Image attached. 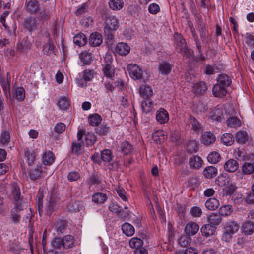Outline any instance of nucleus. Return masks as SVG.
Masks as SVG:
<instances>
[{
  "label": "nucleus",
  "mask_w": 254,
  "mask_h": 254,
  "mask_svg": "<svg viewBox=\"0 0 254 254\" xmlns=\"http://www.w3.org/2000/svg\"><path fill=\"white\" fill-rule=\"evenodd\" d=\"M172 65L169 63L163 62L159 65V70L162 75L169 74L172 70Z\"/></svg>",
  "instance_id": "nucleus-20"
},
{
  "label": "nucleus",
  "mask_w": 254,
  "mask_h": 254,
  "mask_svg": "<svg viewBox=\"0 0 254 254\" xmlns=\"http://www.w3.org/2000/svg\"><path fill=\"white\" fill-rule=\"evenodd\" d=\"M103 42L102 35L97 32L92 33L89 37V43L93 47L100 46Z\"/></svg>",
  "instance_id": "nucleus-8"
},
{
  "label": "nucleus",
  "mask_w": 254,
  "mask_h": 254,
  "mask_svg": "<svg viewBox=\"0 0 254 254\" xmlns=\"http://www.w3.org/2000/svg\"><path fill=\"white\" fill-rule=\"evenodd\" d=\"M205 207L210 210H215L217 209L219 205V201L215 198H209L205 203Z\"/></svg>",
  "instance_id": "nucleus-23"
},
{
  "label": "nucleus",
  "mask_w": 254,
  "mask_h": 254,
  "mask_svg": "<svg viewBox=\"0 0 254 254\" xmlns=\"http://www.w3.org/2000/svg\"><path fill=\"white\" fill-rule=\"evenodd\" d=\"M207 86L206 83L204 81H200L194 84L193 86V91L196 94L199 95H203L206 93L207 91Z\"/></svg>",
  "instance_id": "nucleus-10"
},
{
  "label": "nucleus",
  "mask_w": 254,
  "mask_h": 254,
  "mask_svg": "<svg viewBox=\"0 0 254 254\" xmlns=\"http://www.w3.org/2000/svg\"><path fill=\"white\" fill-rule=\"evenodd\" d=\"M94 70L86 69L83 72V79L86 82L91 81L94 76Z\"/></svg>",
  "instance_id": "nucleus-47"
},
{
  "label": "nucleus",
  "mask_w": 254,
  "mask_h": 254,
  "mask_svg": "<svg viewBox=\"0 0 254 254\" xmlns=\"http://www.w3.org/2000/svg\"><path fill=\"white\" fill-rule=\"evenodd\" d=\"M43 51L45 54L47 55H50L53 53L54 51V46L51 43H46L44 45L43 47Z\"/></svg>",
  "instance_id": "nucleus-58"
},
{
  "label": "nucleus",
  "mask_w": 254,
  "mask_h": 254,
  "mask_svg": "<svg viewBox=\"0 0 254 254\" xmlns=\"http://www.w3.org/2000/svg\"><path fill=\"white\" fill-rule=\"evenodd\" d=\"M97 140L96 136L92 133L88 132L85 134V143L87 146H92Z\"/></svg>",
  "instance_id": "nucleus-45"
},
{
  "label": "nucleus",
  "mask_w": 254,
  "mask_h": 254,
  "mask_svg": "<svg viewBox=\"0 0 254 254\" xmlns=\"http://www.w3.org/2000/svg\"><path fill=\"white\" fill-rule=\"evenodd\" d=\"M25 7L28 12L35 14L39 8V3L37 0H29L26 1Z\"/></svg>",
  "instance_id": "nucleus-9"
},
{
  "label": "nucleus",
  "mask_w": 254,
  "mask_h": 254,
  "mask_svg": "<svg viewBox=\"0 0 254 254\" xmlns=\"http://www.w3.org/2000/svg\"><path fill=\"white\" fill-rule=\"evenodd\" d=\"M221 159L220 154L216 152L213 151L209 154L207 156L208 161L211 164H216L218 163Z\"/></svg>",
  "instance_id": "nucleus-37"
},
{
  "label": "nucleus",
  "mask_w": 254,
  "mask_h": 254,
  "mask_svg": "<svg viewBox=\"0 0 254 254\" xmlns=\"http://www.w3.org/2000/svg\"><path fill=\"white\" fill-rule=\"evenodd\" d=\"M189 122L192 126L193 130L199 132L202 129V126L193 116L190 115L189 118Z\"/></svg>",
  "instance_id": "nucleus-33"
},
{
  "label": "nucleus",
  "mask_w": 254,
  "mask_h": 254,
  "mask_svg": "<svg viewBox=\"0 0 254 254\" xmlns=\"http://www.w3.org/2000/svg\"><path fill=\"white\" fill-rule=\"evenodd\" d=\"M215 139V135L210 132H206L202 135L201 142L205 145H209L214 143Z\"/></svg>",
  "instance_id": "nucleus-14"
},
{
  "label": "nucleus",
  "mask_w": 254,
  "mask_h": 254,
  "mask_svg": "<svg viewBox=\"0 0 254 254\" xmlns=\"http://www.w3.org/2000/svg\"><path fill=\"white\" fill-rule=\"evenodd\" d=\"M191 239L188 235H183L181 236L179 240V244L182 247L187 246L190 242Z\"/></svg>",
  "instance_id": "nucleus-51"
},
{
  "label": "nucleus",
  "mask_w": 254,
  "mask_h": 254,
  "mask_svg": "<svg viewBox=\"0 0 254 254\" xmlns=\"http://www.w3.org/2000/svg\"><path fill=\"white\" fill-rule=\"evenodd\" d=\"M243 231L246 235H251L254 232V222H246L243 225Z\"/></svg>",
  "instance_id": "nucleus-34"
},
{
  "label": "nucleus",
  "mask_w": 254,
  "mask_h": 254,
  "mask_svg": "<svg viewBox=\"0 0 254 254\" xmlns=\"http://www.w3.org/2000/svg\"><path fill=\"white\" fill-rule=\"evenodd\" d=\"M57 105L61 109H67L70 107V101L66 97H63L59 99Z\"/></svg>",
  "instance_id": "nucleus-40"
},
{
  "label": "nucleus",
  "mask_w": 254,
  "mask_h": 254,
  "mask_svg": "<svg viewBox=\"0 0 254 254\" xmlns=\"http://www.w3.org/2000/svg\"><path fill=\"white\" fill-rule=\"evenodd\" d=\"M74 43L77 46L81 47L85 45L87 42V38L83 33H79L73 38Z\"/></svg>",
  "instance_id": "nucleus-21"
},
{
  "label": "nucleus",
  "mask_w": 254,
  "mask_h": 254,
  "mask_svg": "<svg viewBox=\"0 0 254 254\" xmlns=\"http://www.w3.org/2000/svg\"><path fill=\"white\" fill-rule=\"evenodd\" d=\"M143 244V241L137 237H133L131 238L129 241V245L132 248L137 250L141 247Z\"/></svg>",
  "instance_id": "nucleus-41"
},
{
  "label": "nucleus",
  "mask_w": 254,
  "mask_h": 254,
  "mask_svg": "<svg viewBox=\"0 0 254 254\" xmlns=\"http://www.w3.org/2000/svg\"><path fill=\"white\" fill-rule=\"evenodd\" d=\"M10 139L9 133L6 131H3L0 138V145L5 146L9 142Z\"/></svg>",
  "instance_id": "nucleus-44"
},
{
  "label": "nucleus",
  "mask_w": 254,
  "mask_h": 254,
  "mask_svg": "<svg viewBox=\"0 0 254 254\" xmlns=\"http://www.w3.org/2000/svg\"><path fill=\"white\" fill-rule=\"evenodd\" d=\"M63 241V248L68 249L73 247L74 240L72 236L67 235L62 238Z\"/></svg>",
  "instance_id": "nucleus-19"
},
{
  "label": "nucleus",
  "mask_w": 254,
  "mask_h": 254,
  "mask_svg": "<svg viewBox=\"0 0 254 254\" xmlns=\"http://www.w3.org/2000/svg\"><path fill=\"white\" fill-rule=\"evenodd\" d=\"M79 58L84 64H89L92 61V54L87 51L81 53L79 55Z\"/></svg>",
  "instance_id": "nucleus-27"
},
{
  "label": "nucleus",
  "mask_w": 254,
  "mask_h": 254,
  "mask_svg": "<svg viewBox=\"0 0 254 254\" xmlns=\"http://www.w3.org/2000/svg\"><path fill=\"white\" fill-rule=\"evenodd\" d=\"M225 229L227 232L233 234L239 230V225L235 221L230 222L227 223Z\"/></svg>",
  "instance_id": "nucleus-30"
},
{
  "label": "nucleus",
  "mask_w": 254,
  "mask_h": 254,
  "mask_svg": "<svg viewBox=\"0 0 254 254\" xmlns=\"http://www.w3.org/2000/svg\"><path fill=\"white\" fill-rule=\"evenodd\" d=\"M224 168L227 172H234L238 169L239 164L236 160L231 159L225 162Z\"/></svg>",
  "instance_id": "nucleus-13"
},
{
  "label": "nucleus",
  "mask_w": 254,
  "mask_h": 254,
  "mask_svg": "<svg viewBox=\"0 0 254 254\" xmlns=\"http://www.w3.org/2000/svg\"><path fill=\"white\" fill-rule=\"evenodd\" d=\"M127 70L132 78L136 80L143 78V71L137 65L130 64L127 66Z\"/></svg>",
  "instance_id": "nucleus-4"
},
{
  "label": "nucleus",
  "mask_w": 254,
  "mask_h": 254,
  "mask_svg": "<svg viewBox=\"0 0 254 254\" xmlns=\"http://www.w3.org/2000/svg\"><path fill=\"white\" fill-rule=\"evenodd\" d=\"M42 175V167L37 164L30 165L29 167V176L32 180L39 179Z\"/></svg>",
  "instance_id": "nucleus-6"
},
{
  "label": "nucleus",
  "mask_w": 254,
  "mask_h": 254,
  "mask_svg": "<svg viewBox=\"0 0 254 254\" xmlns=\"http://www.w3.org/2000/svg\"><path fill=\"white\" fill-rule=\"evenodd\" d=\"M203 174L207 178H212L217 174V169L214 166H208L203 171Z\"/></svg>",
  "instance_id": "nucleus-28"
},
{
  "label": "nucleus",
  "mask_w": 254,
  "mask_h": 254,
  "mask_svg": "<svg viewBox=\"0 0 254 254\" xmlns=\"http://www.w3.org/2000/svg\"><path fill=\"white\" fill-rule=\"evenodd\" d=\"M96 132L100 134H106L109 130V128L106 125H101L96 129Z\"/></svg>",
  "instance_id": "nucleus-64"
},
{
  "label": "nucleus",
  "mask_w": 254,
  "mask_h": 254,
  "mask_svg": "<svg viewBox=\"0 0 254 254\" xmlns=\"http://www.w3.org/2000/svg\"><path fill=\"white\" fill-rule=\"evenodd\" d=\"M243 173L244 174H250L254 171V165L251 163H246L242 167Z\"/></svg>",
  "instance_id": "nucleus-49"
},
{
  "label": "nucleus",
  "mask_w": 254,
  "mask_h": 254,
  "mask_svg": "<svg viewBox=\"0 0 254 254\" xmlns=\"http://www.w3.org/2000/svg\"><path fill=\"white\" fill-rule=\"evenodd\" d=\"M51 244L54 249H61L63 247V241L61 238H55L51 241Z\"/></svg>",
  "instance_id": "nucleus-54"
},
{
  "label": "nucleus",
  "mask_w": 254,
  "mask_h": 254,
  "mask_svg": "<svg viewBox=\"0 0 254 254\" xmlns=\"http://www.w3.org/2000/svg\"><path fill=\"white\" fill-rule=\"evenodd\" d=\"M141 106L143 111L145 113H148L151 111L153 106V103L149 99H146L142 102Z\"/></svg>",
  "instance_id": "nucleus-50"
},
{
  "label": "nucleus",
  "mask_w": 254,
  "mask_h": 254,
  "mask_svg": "<svg viewBox=\"0 0 254 254\" xmlns=\"http://www.w3.org/2000/svg\"><path fill=\"white\" fill-rule=\"evenodd\" d=\"M14 95L16 100L23 101L25 97V90L22 87H18L14 89Z\"/></svg>",
  "instance_id": "nucleus-38"
},
{
  "label": "nucleus",
  "mask_w": 254,
  "mask_h": 254,
  "mask_svg": "<svg viewBox=\"0 0 254 254\" xmlns=\"http://www.w3.org/2000/svg\"><path fill=\"white\" fill-rule=\"evenodd\" d=\"M65 128L66 126L64 124L59 123L55 125L54 130L58 133H62L65 130Z\"/></svg>",
  "instance_id": "nucleus-62"
},
{
  "label": "nucleus",
  "mask_w": 254,
  "mask_h": 254,
  "mask_svg": "<svg viewBox=\"0 0 254 254\" xmlns=\"http://www.w3.org/2000/svg\"><path fill=\"white\" fill-rule=\"evenodd\" d=\"M109 5L112 9L119 10L123 8L124 2L122 0H110L109 2Z\"/></svg>",
  "instance_id": "nucleus-36"
},
{
  "label": "nucleus",
  "mask_w": 254,
  "mask_h": 254,
  "mask_svg": "<svg viewBox=\"0 0 254 254\" xmlns=\"http://www.w3.org/2000/svg\"><path fill=\"white\" fill-rule=\"evenodd\" d=\"M42 161L45 165H51L54 161V156L51 151L45 152L42 157Z\"/></svg>",
  "instance_id": "nucleus-24"
},
{
  "label": "nucleus",
  "mask_w": 254,
  "mask_h": 254,
  "mask_svg": "<svg viewBox=\"0 0 254 254\" xmlns=\"http://www.w3.org/2000/svg\"><path fill=\"white\" fill-rule=\"evenodd\" d=\"M101 157L104 162H109L112 160L111 151L108 149H105L101 152Z\"/></svg>",
  "instance_id": "nucleus-53"
},
{
  "label": "nucleus",
  "mask_w": 254,
  "mask_h": 254,
  "mask_svg": "<svg viewBox=\"0 0 254 254\" xmlns=\"http://www.w3.org/2000/svg\"><path fill=\"white\" fill-rule=\"evenodd\" d=\"M211 117V119L213 120L219 122L221 121L225 118V114L223 109L220 107L215 108L213 110Z\"/></svg>",
  "instance_id": "nucleus-16"
},
{
  "label": "nucleus",
  "mask_w": 254,
  "mask_h": 254,
  "mask_svg": "<svg viewBox=\"0 0 254 254\" xmlns=\"http://www.w3.org/2000/svg\"><path fill=\"white\" fill-rule=\"evenodd\" d=\"M11 199L12 201L11 210L20 213L26 208L27 203L21 196L20 187L16 183L12 184Z\"/></svg>",
  "instance_id": "nucleus-1"
},
{
  "label": "nucleus",
  "mask_w": 254,
  "mask_h": 254,
  "mask_svg": "<svg viewBox=\"0 0 254 254\" xmlns=\"http://www.w3.org/2000/svg\"><path fill=\"white\" fill-rule=\"evenodd\" d=\"M130 47L126 43H119L116 47V51L121 55H126L130 51Z\"/></svg>",
  "instance_id": "nucleus-15"
},
{
  "label": "nucleus",
  "mask_w": 254,
  "mask_h": 254,
  "mask_svg": "<svg viewBox=\"0 0 254 254\" xmlns=\"http://www.w3.org/2000/svg\"><path fill=\"white\" fill-rule=\"evenodd\" d=\"M208 222L211 225H218L222 222L221 216L217 213H213L208 217Z\"/></svg>",
  "instance_id": "nucleus-22"
},
{
  "label": "nucleus",
  "mask_w": 254,
  "mask_h": 254,
  "mask_svg": "<svg viewBox=\"0 0 254 254\" xmlns=\"http://www.w3.org/2000/svg\"><path fill=\"white\" fill-rule=\"evenodd\" d=\"M25 155L27 157L29 166L30 165H36L35 162V157L32 152L29 151H26L25 152Z\"/></svg>",
  "instance_id": "nucleus-55"
},
{
  "label": "nucleus",
  "mask_w": 254,
  "mask_h": 254,
  "mask_svg": "<svg viewBox=\"0 0 254 254\" xmlns=\"http://www.w3.org/2000/svg\"><path fill=\"white\" fill-rule=\"evenodd\" d=\"M190 212L192 216L195 217H200L202 213L201 209L197 206L192 207Z\"/></svg>",
  "instance_id": "nucleus-59"
},
{
  "label": "nucleus",
  "mask_w": 254,
  "mask_h": 254,
  "mask_svg": "<svg viewBox=\"0 0 254 254\" xmlns=\"http://www.w3.org/2000/svg\"><path fill=\"white\" fill-rule=\"evenodd\" d=\"M203 161L198 156H193L189 159V164L191 168L199 169L201 167Z\"/></svg>",
  "instance_id": "nucleus-17"
},
{
  "label": "nucleus",
  "mask_w": 254,
  "mask_h": 254,
  "mask_svg": "<svg viewBox=\"0 0 254 254\" xmlns=\"http://www.w3.org/2000/svg\"><path fill=\"white\" fill-rule=\"evenodd\" d=\"M50 16V12L47 9H43L41 10L39 13V17L43 20H48Z\"/></svg>",
  "instance_id": "nucleus-63"
},
{
  "label": "nucleus",
  "mask_w": 254,
  "mask_h": 254,
  "mask_svg": "<svg viewBox=\"0 0 254 254\" xmlns=\"http://www.w3.org/2000/svg\"><path fill=\"white\" fill-rule=\"evenodd\" d=\"M177 50L178 52L182 54L185 59H189L191 56L190 50L187 47L186 41L184 38H181L177 44Z\"/></svg>",
  "instance_id": "nucleus-5"
},
{
  "label": "nucleus",
  "mask_w": 254,
  "mask_h": 254,
  "mask_svg": "<svg viewBox=\"0 0 254 254\" xmlns=\"http://www.w3.org/2000/svg\"><path fill=\"white\" fill-rule=\"evenodd\" d=\"M231 78L225 74H220L217 78V83L213 88L212 92L215 97H221L227 93L226 88L231 84Z\"/></svg>",
  "instance_id": "nucleus-2"
},
{
  "label": "nucleus",
  "mask_w": 254,
  "mask_h": 254,
  "mask_svg": "<svg viewBox=\"0 0 254 254\" xmlns=\"http://www.w3.org/2000/svg\"><path fill=\"white\" fill-rule=\"evenodd\" d=\"M10 218L12 220L13 223L15 224L19 223L21 218L20 213L11 210Z\"/></svg>",
  "instance_id": "nucleus-57"
},
{
  "label": "nucleus",
  "mask_w": 254,
  "mask_h": 254,
  "mask_svg": "<svg viewBox=\"0 0 254 254\" xmlns=\"http://www.w3.org/2000/svg\"><path fill=\"white\" fill-rule=\"evenodd\" d=\"M80 177V174L78 172L72 171L69 172L67 176L68 180L70 181H75Z\"/></svg>",
  "instance_id": "nucleus-61"
},
{
  "label": "nucleus",
  "mask_w": 254,
  "mask_h": 254,
  "mask_svg": "<svg viewBox=\"0 0 254 254\" xmlns=\"http://www.w3.org/2000/svg\"><path fill=\"white\" fill-rule=\"evenodd\" d=\"M68 227V222L65 220H58L55 223V230L58 235L63 234Z\"/></svg>",
  "instance_id": "nucleus-12"
},
{
  "label": "nucleus",
  "mask_w": 254,
  "mask_h": 254,
  "mask_svg": "<svg viewBox=\"0 0 254 254\" xmlns=\"http://www.w3.org/2000/svg\"><path fill=\"white\" fill-rule=\"evenodd\" d=\"M55 199L52 197H50L46 208L49 214H51V213L53 211L54 207L55 206Z\"/></svg>",
  "instance_id": "nucleus-60"
},
{
  "label": "nucleus",
  "mask_w": 254,
  "mask_h": 254,
  "mask_svg": "<svg viewBox=\"0 0 254 254\" xmlns=\"http://www.w3.org/2000/svg\"><path fill=\"white\" fill-rule=\"evenodd\" d=\"M140 95L143 98H148L153 93L151 88L148 85L141 86L139 89Z\"/></svg>",
  "instance_id": "nucleus-31"
},
{
  "label": "nucleus",
  "mask_w": 254,
  "mask_h": 254,
  "mask_svg": "<svg viewBox=\"0 0 254 254\" xmlns=\"http://www.w3.org/2000/svg\"><path fill=\"white\" fill-rule=\"evenodd\" d=\"M233 212V209L231 205H225L221 207L219 210V214L221 216L230 215Z\"/></svg>",
  "instance_id": "nucleus-43"
},
{
  "label": "nucleus",
  "mask_w": 254,
  "mask_h": 254,
  "mask_svg": "<svg viewBox=\"0 0 254 254\" xmlns=\"http://www.w3.org/2000/svg\"><path fill=\"white\" fill-rule=\"evenodd\" d=\"M103 71L104 75L110 78L114 76V69L112 65L104 64L103 67Z\"/></svg>",
  "instance_id": "nucleus-35"
},
{
  "label": "nucleus",
  "mask_w": 254,
  "mask_h": 254,
  "mask_svg": "<svg viewBox=\"0 0 254 254\" xmlns=\"http://www.w3.org/2000/svg\"><path fill=\"white\" fill-rule=\"evenodd\" d=\"M107 196L106 194L97 192L94 194L92 196V201L97 204H103L107 199Z\"/></svg>",
  "instance_id": "nucleus-26"
},
{
  "label": "nucleus",
  "mask_w": 254,
  "mask_h": 254,
  "mask_svg": "<svg viewBox=\"0 0 254 254\" xmlns=\"http://www.w3.org/2000/svg\"><path fill=\"white\" fill-rule=\"evenodd\" d=\"M140 8L137 5H131L128 7V11L133 17H137L140 13Z\"/></svg>",
  "instance_id": "nucleus-52"
},
{
  "label": "nucleus",
  "mask_w": 254,
  "mask_h": 254,
  "mask_svg": "<svg viewBox=\"0 0 254 254\" xmlns=\"http://www.w3.org/2000/svg\"><path fill=\"white\" fill-rule=\"evenodd\" d=\"M102 118L98 114L90 115L88 117L89 124L92 126H98L101 122Z\"/></svg>",
  "instance_id": "nucleus-39"
},
{
  "label": "nucleus",
  "mask_w": 254,
  "mask_h": 254,
  "mask_svg": "<svg viewBox=\"0 0 254 254\" xmlns=\"http://www.w3.org/2000/svg\"><path fill=\"white\" fill-rule=\"evenodd\" d=\"M198 150V145L195 141H190L187 144V150L190 153L196 152Z\"/></svg>",
  "instance_id": "nucleus-48"
},
{
  "label": "nucleus",
  "mask_w": 254,
  "mask_h": 254,
  "mask_svg": "<svg viewBox=\"0 0 254 254\" xmlns=\"http://www.w3.org/2000/svg\"><path fill=\"white\" fill-rule=\"evenodd\" d=\"M248 139L247 134L246 132L240 131L236 136V140L240 144H244Z\"/></svg>",
  "instance_id": "nucleus-42"
},
{
  "label": "nucleus",
  "mask_w": 254,
  "mask_h": 254,
  "mask_svg": "<svg viewBox=\"0 0 254 254\" xmlns=\"http://www.w3.org/2000/svg\"><path fill=\"white\" fill-rule=\"evenodd\" d=\"M119 27V22L117 18L113 15H109L105 19L104 33L108 39L113 38V32L115 31Z\"/></svg>",
  "instance_id": "nucleus-3"
},
{
  "label": "nucleus",
  "mask_w": 254,
  "mask_h": 254,
  "mask_svg": "<svg viewBox=\"0 0 254 254\" xmlns=\"http://www.w3.org/2000/svg\"><path fill=\"white\" fill-rule=\"evenodd\" d=\"M156 119L157 122L160 124H165L169 121V114L167 111L164 108H160L156 112Z\"/></svg>",
  "instance_id": "nucleus-7"
},
{
  "label": "nucleus",
  "mask_w": 254,
  "mask_h": 254,
  "mask_svg": "<svg viewBox=\"0 0 254 254\" xmlns=\"http://www.w3.org/2000/svg\"><path fill=\"white\" fill-rule=\"evenodd\" d=\"M83 145V141L72 143V152L73 153L79 154L81 153V147Z\"/></svg>",
  "instance_id": "nucleus-56"
},
{
  "label": "nucleus",
  "mask_w": 254,
  "mask_h": 254,
  "mask_svg": "<svg viewBox=\"0 0 254 254\" xmlns=\"http://www.w3.org/2000/svg\"><path fill=\"white\" fill-rule=\"evenodd\" d=\"M199 226L193 222H190L187 223L185 228V232L188 236L195 235L199 230Z\"/></svg>",
  "instance_id": "nucleus-11"
},
{
  "label": "nucleus",
  "mask_w": 254,
  "mask_h": 254,
  "mask_svg": "<svg viewBox=\"0 0 254 254\" xmlns=\"http://www.w3.org/2000/svg\"><path fill=\"white\" fill-rule=\"evenodd\" d=\"M122 230L123 233L127 236H131L135 232L133 226L127 222L122 225Z\"/></svg>",
  "instance_id": "nucleus-25"
},
{
  "label": "nucleus",
  "mask_w": 254,
  "mask_h": 254,
  "mask_svg": "<svg viewBox=\"0 0 254 254\" xmlns=\"http://www.w3.org/2000/svg\"><path fill=\"white\" fill-rule=\"evenodd\" d=\"M133 150V146L128 141H124L121 145V150L124 155L131 153Z\"/></svg>",
  "instance_id": "nucleus-29"
},
{
  "label": "nucleus",
  "mask_w": 254,
  "mask_h": 254,
  "mask_svg": "<svg viewBox=\"0 0 254 254\" xmlns=\"http://www.w3.org/2000/svg\"><path fill=\"white\" fill-rule=\"evenodd\" d=\"M216 228L210 224L203 225L201 228V232L203 236L208 237L213 235L215 232Z\"/></svg>",
  "instance_id": "nucleus-18"
},
{
  "label": "nucleus",
  "mask_w": 254,
  "mask_h": 254,
  "mask_svg": "<svg viewBox=\"0 0 254 254\" xmlns=\"http://www.w3.org/2000/svg\"><path fill=\"white\" fill-rule=\"evenodd\" d=\"M222 143L227 146H230L234 142V137L230 133H225L221 137Z\"/></svg>",
  "instance_id": "nucleus-32"
},
{
  "label": "nucleus",
  "mask_w": 254,
  "mask_h": 254,
  "mask_svg": "<svg viewBox=\"0 0 254 254\" xmlns=\"http://www.w3.org/2000/svg\"><path fill=\"white\" fill-rule=\"evenodd\" d=\"M227 122L228 126L234 128L239 127L241 125L240 120L235 117H229Z\"/></svg>",
  "instance_id": "nucleus-46"
}]
</instances>
